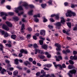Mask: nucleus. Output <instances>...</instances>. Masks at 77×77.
<instances>
[{"instance_id": "15", "label": "nucleus", "mask_w": 77, "mask_h": 77, "mask_svg": "<svg viewBox=\"0 0 77 77\" xmlns=\"http://www.w3.org/2000/svg\"><path fill=\"white\" fill-rule=\"evenodd\" d=\"M61 20L60 21L61 23H65V19H64V18L63 17H61Z\"/></svg>"}, {"instance_id": "60", "label": "nucleus", "mask_w": 77, "mask_h": 77, "mask_svg": "<svg viewBox=\"0 0 77 77\" xmlns=\"http://www.w3.org/2000/svg\"><path fill=\"white\" fill-rule=\"evenodd\" d=\"M55 17H56V18L57 19H59V15L58 14H57V15H55Z\"/></svg>"}, {"instance_id": "16", "label": "nucleus", "mask_w": 77, "mask_h": 77, "mask_svg": "<svg viewBox=\"0 0 77 77\" xmlns=\"http://www.w3.org/2000/svg\"><path fill=\"white\" fill-rule=\"evenodd\" d=\"M47 45H42V48L44 49H45V50H47Z\"/></svg>"}, {"instance_id": "33", "label": "nucleus", "mask_w": 77, "mask_h": 77, "mask_svg": "<svg viewBox=\"0 0 77 77\" xmlns=\"http://www.w3.org/2000/svg\"><path fill=\"white\" fill-rule=\"evenodd\" d=\"M69 63H70V64H74V63L73 62V61L71 60H69Z\"/></svg>"}, {"instance_id": "14", "label": "nucleus", "mask_w": 77, "mask_h": 77, "mask_svg": "<svg viewBox=\"0 0 77 77\" xmlns=\"http://www.w3.org/2000/svg\"><path fill=\"white\" fill-rule=\"evenodd\" d=\"M6 23L7 25L8 26H9V27H12V23L9 22H8V21H6Z\"/></svg>"}, {"instance_id": "30", "label": "nucleus", "mask_w": 77, "mask_h": 77, "mask_svg": "<svg viewBox=\"0 0 77 77\" xmlns=\"http://www.w3.org/2000/svg\"><path fill=\"white\" fill-rule=\"evenodd\" d=\"M73 30H77V24H76L75 25V27L73 28Z\"/></svg>"}, {"instance_id": "52", "label": "nucleus", "mask_w": 77, "mask_h": 77, "mask_svg": "<svg viewBox=\"0 0 77 77\" xmlns=\"http://www.w3.org/2000/svg\"><path fill=\"white\" fill-rule=\"evenodd\" d=\"M40 39H42V40H43V41H44V40L45 39V38H42V36H41L40 37Z\"/></svg>"}, {"instance_id": "46", "label": "nucleus", "mask_w": 77, "mask_h": 77, "mask_svg": "<svg viewBox=\"0 0 77 77\" xmlns=\"http://www.w3.org/2000/svg\"><path fill=\"white\" fill-rule=\"evenodd\" d=\"M27 29L28 30V31H29V32H31L32 31V28H31V27H29L27 28Z\"/></svg>"}, {"instance_id": "2", "label": "nucleus", "mask_w": 77, "mask_h": 77, "mask_svg": "<svg viewBox=\"0 0 77 77\" xmlns=\"http://www.w3.org/2000/svg\"><path fill=\"white\" fill-rule=\"evenodd\" d=\"M20 52L21 53L19 54V56L20 57H21L22 56H23V53H24L25 54H27V51L26 50H24L23 49H22L20 50Z\"/></svg>"}, {"instance_id": "21", "label": "nucleus", "mask_w": 77, "mask_h": 77, "mask_svg": "<svg viewBox=\"0 0 77 77\" xmlns=\"http://www.w3.org/2000/svg\"><path fill=\"white\" fill-rule=\"evenodd\" d=\"M16 35H12L11 36V38L12 39H16Z\"/></svg>"}, {"instance_id": "37", "label": "nucleus", "mask_w": 77, "mask_h": 77, "mask_svg": "<svg viewBox=\"0 0 77 77\" xmlns=\"http://www.w3.org/2000/svg\"><path fill=\"white\" fill-rule=\"evenodd\" d=\"M16 67L19 70H22V67L20 66H17Z\"/></svg>"}, {"instance_id": "28", "label": "nucleus", "mask_w": 77, "mask_h": 77, "mask_svg": "<svg viewBox=\"0 0 77 77\" xmlns=\"http://www.w3.org/2000/svg\"><path fill=\"white\" fill-rule=\"evenodd\" d=\"M39 44L41 45H43V44H44V42H43V40H39Z\"/></svg>"}, {"instance_id": "56", "label": "nucleus", "mask_w": 77, "mask_h": 77, "mask_svg": "<svg viewBox=\"0 0 77 77\" xmlns=\"http://www.w3.org/2000/svg\"><path fill=\"white\" fill-rule=\"evenodd\" d=\"M68 75H69V77H72V75L70 73H68Z\"/></svg>"}, {"instance_id": "3", "label": "nucleus", "mask_w": 77, "mask_h": 77, "mask_svg": "<svg viewBox=\"0 0 77 77\" xmlns=\"http://www.w3.org/2000/svg\"><path fill=\"white\" fill-rule=\"evenodd\" d=\"M33 17H34V20L36 22H38L39 21V19L37 18V17H40V14H38L37 15H34L33 16Z\"/></svg>"}, {"instance_id": "5", "label": "nucleus", "mask_w": 77, "mask_h": 77, "mask_svg": "<svg viewBox=\"0 0 77 77\" xmlns=\"http://www.w3.org/2000/svg\"><path fill=\"white\" fill-rule=\"evenodd\" d=\"M35 54H37L38 52V53H40L42 54H43L45 53V52H43L42 51H41V50H39L38 49H35Z\"/></svg>"}, {"instance_id": "17", "label": "nucleus", "mask_w": 77, "mask_h": 77, "mask_svg": "<svg viewBox=\"0 0 77 77\" xmlns=\"http://www.w3.org/2000/svg\"><path fill=\"white\" fill-rule=\"evenodd\" d=\"M5 72H7L6 70L5 69H2L1 72L2 74H4Z\"/></svg>"}, {"instance_id": "59", "label": "nucleus", "mask_w": 77, "mask_h": 77, "mask_svg": "<svg viewBox=\"0 0 77 77\" xmlns=\"http://www.w3.org/2000/svg\"><path fill=\"white\" fill-rule=\"evenodd\" d=\"M33 38L34 39H35V40H36V39H37L36 36H35V35L33 36Z\"/></svg>"}, {"instance_id": "1", "label": "nucleus", "mask_w": 77, "mask_h": 77, "mask_svg": "<svg viewBox=\"0 0 77 77\" xmlns=\"http://www.w3.org/2000/svg\"><path fill=\"white\" fill-rule=\"evenodd\" d=\"M72 15L73 16H75L76 15L75 13L72 12V11L70 10H68L67 12L66 13V15L67 17H72Z\"/></svg>"}, {"instance_id": "23", "label": "nucleus", "mask_w": 77, "mask_h": 77, "mask_svg": "<svg viewBox=\"0 0 77 77\" xmlns=\"http://www.w3.org/2000/svg\"><path fill=\"white\" fill-rule=\"evenodd\" d=\"M33 11L32 10L30 11H29L28 12V14L29 15H33V14L32 13Z\"/></svg>"}, {"instance_id": "22", "label": "nucleus", "mask_w": 77, "mask_h": 77, "mask_svg": "<svg viewBox=\"0 0 77 77\" xmlns=\"http://www.w3.org/2000/svg\"><path fill=\"white\" fill-rule=\"evenodd\" d=\"M14 63L16 65H18V60L17 59H16L14 60Z\"/></svg>"}, {"instance_id": "62", "label": "nucleus", "mask_w": 77, "mask_h": 77, "mask_svg": "<svg viewBox=\"0 0 77 77\" xmlns=\"http://www.w3.org/2000/svg\"><path fill=\"white\" fill-rule=\"evenodd\" d=\"M51 55H50V54H48V55H47V57H48V58H50L51 57Z\"/></svg>"}, {"instance_id": "4", "label": "nucleus", "mask_w": 77, "mask_h": 77, "mask_svg": "<svg viewBox=\"0 0 77 77\" xmlns=\"http://www.w3.org/2000/svg\"><path fill=\"white\" fill-rule=\"evenodd\" d=\"M56 63L55 62H53V64L54 65V66L55 67L56 69L57 68V66L60 67V70H61L62 69V66L61 65V64H56Z\"/></svg>"}, {"instance_id": "36", "label": "nucleus", "mask_w": 77, "mask_h": 77, "mask_svg": "<svg viewBox=\"0 0 77 77\" xmlns=\"http://www.w3.org/2000/svg\"><path fill=\"white\" fill-rule=\"evenodd\" d=\"M33 47L35 48H38V46L37 45V44H36L33 45Z\"/></svg>"}, {"instance_id": "51", "label": "nucleus", "mask_w": 77, "mask_h": 77, "mask_svg": "<svg viewBox=\"0 0 77 77\" xmlns=\"http://www.w3.org/2000/svg\"><path fill=\"white\" fill-rule=\"evenodd\" d=\"M31 35L30 34H28L27 35V39H30V37Z\"/></svg>"}, {"instance_id": "44", "label": "nucleus", "mask_w": 77, "mask_h": 77, "mask_svg": "<svg viewBox=\"0 0 77 77\" xmlns=\"http://www.w3.org/2000/svg\"><path fill=\"white\" fill-rule=\"evenodd\" d=\"M60 60H62V58H56V61H57L58 62Z\"/></svg>"}, {"instance_id": "40", "label": "nucleus", "mask_w": 77, "mask_h": 77, "mask_svg": "<svg viewBox=\"0 0 77 77\" xmlns=\"http://www.w3.org/2000/svg\"><path fill=\"white\" fill-rule=\"evenodd\" d=\"M46 67L48 68L51 67L52 66V65L50 64H48L46 65Z\"/></svg>"}, {"instance_id": "38", "label": "nucleus", "mask_w": 77, "mask_h": 77, "mask_svg": "<svg viewBox=\"0 0 77 77\" xmlns=\"http://www.w3.org/2000/svg\"><path fill=\"white\" fill-rule=\"evenodd\" d=\"M10 36V35H9V34H8L7 32H6V33L4 35L5 38L8 37V36Z\"/></svg>"}, {"instance_id": "42", "label": "nucleus", "mask_w": 77, "mask_h": 77, "mask_svg": "<svg viewBox=\"0 0 77 77\" xmlns=\"http://www.w3.org/2000/svg\"><path fill=\"white\" fill-rule=\"evenodd\" d=\"M48 27L49 29H53V26L50 25H48Z\"/></svg>"}, {"instance_id": "18", "label": "nucleus", "mask_w": 77, "mask_h": 77, "mask_svg": "<svg viewBox=\"0 0 77 77\" xmlns=\"http://www.w3.org/2000/svg\"><path fill=\"white\" fill-rule=\"evenodd\" d=\"M0 14L1 16H3V15H5V16H8V14H7V13H3V12H1Z\"/></svg>"}, {"instance_id": "19", "label": "nucleus", "mask_w": 77, "mask_h": 77, "mask_svg": "<svg viewBox=\"0 0 77 77\" xmlns=\"http://www.w3.org/2000/svg\"><path fill=\"white\" fill-rule=\"evenodd\" d=\"M24 64L26 66H27L28 65H30V63L28 61H26V62H24Z\"/></svg>"}, {"instance_id": "49", "label": "nucleus", "mask_w": 77, "mask_h": 77, "mask_svg": "<svg viewBox=\"0 0 77 77\" xmlns=\"http://www.w3.org/2000/svg\"><path fill=\"white\" fill-rule=\"evenodd\" d=\"M41 74H44V73H46V72H44V70L43 69L41 71Z\"/></svg>"}, {"instance_id": "29", "label": "nucleus", "mask_w": 77, "mask_h": 77, "mask_svg": "<svg viewBox=\"0 0 77 77\" xmlns=\"http://www.w3.org/2000/svg\"><path fill=\"white\" fill-rule=\"evenodd\" d=\"M67 26H68L69 27V28H71V23H67Z\"/></svg>"}, {"instance_id": "12", "label": "nucleus", "mask_w": 77, "mask_h": 77, "mask_svg": "<svg viewBox=\"0 0 77 77\" xmlns=\"http://www.w3.org/2000/svg\"><path fill=\"white\" fill-rule=\"evenodd\" d=\"M40 76V77H49L50 75L49 74L46 75V73L45 74V73H44V74H42V75H41Z\"/></svg>"}, {"instance_id": "50", "label": "nucleus", "mask_w": 77, "mask_h": 77, "mask_svg": "<svg viewBox=\"0 0 77 77\" xmlns=\"http://www.w3.org/2000/svg\"><path fill=\"white\" fill-rule=\"evenodd\" d=\"M24 14V12H21L20 13H18V15L19 16H20L21 15H22V14Z\"/></svg>"}, {"instance_id": "55", "label": "nucleus", "mask_w": 77, "mask_h": 77, "mask_svg": "<svg viewBox=\"0 0 77 77\" xmlns=\"http://www.w3.org/2000/svg\"><path fill=\"white\" fill-rule=\"evenodd\" d=\"M14 69L13 67H10L9 68V70L10 71H13L14 70Z\"/></svg>"}, {"instance_id": "31", "label": "nucleus", "mask_w": 77, "mask_h": 77, "mask_svg": "<svg viewBox=\"0 0 77 77\" xmlns=\"http://www.w3.org/2000/svg\"><path fill=\"white\" fill-rule=\"evenodd\" d=\"M13 19L14 20H15L16 21H18V18L17 17H14Z\"/></svg>"}, {"instance_id": "10", "label": "nucleus", "mask_w": 77, "mask_h": 77, "mask_svg": "<svg viewBox=\"0 0 77 77\" xmlns=\"http://www.w3.org/2000/svg\"><path fill=\"white\" fill-rule=\"evenodd\" d=\"M55 25L57 27V28L58 29H60V27L61 26V23H60L58 22L55 24Z\"/></svg>"}, {"instance_id": "8", "label": "nucleus", "mask_w": 77, "mask_h": 77, "mask_svg": "<svg viewBox=\"0 0 77 77\" xmlns=\"http://www.w3.org/2000/svg\"><path fill=\"white\" fill-rule=\"evenodd\" d=\"M23 8L21 6H20L18 7L17 8H16V10H15V12H16V13H18V10H23Z\"/></svg>"}, {"instance_id": "24", "label": "nucleus", "mask_w": 77, "mask_h": 77, "mask_svg": "<svg viewBox=\"0 0 77 77\" xmlns=\"http://www.w3.org/2000/svg\"><path fill=\"white\" fill-rule=\"evenodd\" d=\"M23 6H24V7H25V8H27L29 6L28 4H27V3H25Z\"/></svg>"}, {"instance_id": "43", "label": "nucleus", "mask_w": 77, "mask_h": 77, "mask_svg": "<svg viewBox=\"0 0 77 77\" xmlns=\"http://www.w3.org/2000/svg\"><path fill=\"white\" fill-rule=\"evenodd\" d=\"M40 75V72H38L36 73V75L37 76H39Z\"/></svg>"}, {"instance_id": "41", "label": "nucleus", "mask_w": 77, "mask_h": 77, "mask_svg": "<svg viewBox=\"0 0 77 77\" xmlns=\"http://www.w3.org/2000/svg\"><path fill=\"white\" fill-rule=\"evenodd\" d=\"M47 19H46V18H45V17H43V22L44 23H45V22H47Z\"/></svg>"}, {"instance_id": "61", "label": "nucleus", "mask_w": 77, "mask_h": 77, "mask_svg": "<svg viewBox=\"0 0 77 77\" xmlns=\"http://www.w3.org/2000/svg\"><path fill=\"white\" fill-rule=\"evenodd\" d=\"M6 8L10 10L11 9V7L9 5L6 6Z\"/></svg>"}, {"instance_id": "6", "label": "nucleus", "mask_w": 77, "mask_h": 77, "mask_svg": "<svg viewBox=\"0 0 77 77\" xmlns=\"http://www.w3.org/2000/svg\"><path fill=\"white\" fill-rule=\"evenodd\" d=\"M55 46L57 47V48L56 49L57 51H60V48H61L60 45L56 43L55 44Z\"/></svg>"}, {"instance_id": "64", "label": "nucleus", "mask_w": 77, "mask_h": 77, "mask_svg": "<svg viewBox=\"0 0 77 77\" xmlns=\"http://www.w3.org/2000/svg\"><path fill=\"white\" fill-rule=\"evenodd\" d=\"M50 20L51 22H54V20L52 18H50Z\"/></svg>"}, {"instance_id": "35", "label": "nucleus", "mask_w": 77, "mask_h": 77, "mask_svg": "<svg viewBox=\"0 0 77 77\" xmlns=\"http://www.w3.org/2000/svg\"><path fill=\"white\" fill-rule=\"evenodd\" d=\"M62 69H63V68H66V66L65 65V64L64 63H63V64H62Z\"/></svg>"}, {"instance_id": "11", "label": "nucleus", "mask_w": 77, "mask_h": 77, "mask_svg": "<svg viewBox=\"0 0 77 77\" xmlns=\"http://www.w3.org/2000/svg\"><path fill=\"white\" fill-rule=\"evenodd\" d=\"M25 26L24 24H22V27H21V32H22V33H24V29H25L24 28Z\"/></svg>"}, {"instance_id": "34", "label": "nucleus", "mask_w": 77, "mask_h": 77, "mask_svg": "<svg viewBox=\"0 0 77 77\" xmlns=\"http://www.w3.org/2000/svg\"><path fill=\"white\" fill-rule=\"evenodd\" d=\"M8 15H14V13H13V12H9L8 13Z\"/></svg>"}, {"instance_id": "26", "label": "nucleus", "mask_w": 77, "mask_h": 77, "mask_svg": "<svg viewBox=\"0 0 77 77\" xmlns=\"http://www.w3.org/2000/svg\"><path fill=\"white\" fill-rule=\"evenodd\" d=\"M38 58H45V56L39 54L38 56Z\"/></svg>"}, {"instance_id": "9", "label": "nucleus", "mask_w": 77, "mask_h": 77, "mask_svg": "<svg viewBox=\"0 0 77 77\" xmlns=\"http://www.w3.org/2000/svg\"><path fill=\"white\" fill-rule=\"evenodd\" d=\"M2 28L3 29H5V30H7V31L9 30V27L6 25H3L2 26Z\"/></svg>"}, {"instance_id": "39", "label": "nucleus", "mask_w": 77, "mask_h": 77, "mask_svg": "<svg viewBox=\"0 0 77 77\" xmlns=\"http://www.w3.org/2000/svg\"><path fill=\"white\" fill-rule=\"evenodd\" d=\"M0 32L2 33V35H4L5 34V31L2 30V29H0Z\"/></svg>"}, {"instance_id": "58", "label": "nucleus", "mask_w": 77, "mask_h": 77, "mask_svg": "<svg viewBox=\"0 0 77 77\" xmlns=\"http://www.w3.org/2000/svg\"><path fill=\"white\" fill-rule=\"evenodd\" d=\"M46 40L47 41H49V42H50V41H51V40H50V38H48V37H47V38H46Z\"/></svg>"}, {"instance_id": "45", "label": "nucleus", "mask_w": 77, "mask_h": 77, "mask_svg": "<svg viewBox=\"0 0 77 77\" xmlns=\"http://www.w3.org/2000/svg\"><path fill=\"white\" fill-rule=\"evenodd\" d=\"M46 4H42L41 6L43 8H44L45 6H46Z\"/></svg>"}, {"instance_id": "27", "label": "nucleus", "mask_w": 77, "mask_h": 77, "mask_svg": "<svg viewBox=\"0 0 77 77\" xmlns=\"http://www.w3.org/2000/svg\"><path fill=\"white\" fill-rule=\"evenodd\" d=\"M74 68V66L72 65H69L68 66V68L69 69H72Z\"/></svg>"}, {"instance_id": "54", "label": "nucleus", "mask_w": 77, "mask_h": 77, "mask_svg": "<svg viewBox=\"0 0 77 77\" xmlns=\"http://www.w3.org/2000/svg\"><path fill=\"white\" fill-rule=\"evenodd\" d=\"M73 54H77V51H73Z\"/></svg>"}, {"instance_id": "48", "label": "nucleus", "mask_w": 77, "mask_h": 77, "mask_svg": "<svg viewBox=\"0 0 77 77\" xmlns=\"http://www.w3.org/2000/svg\"><path fill=\"white\" fill-rule=\"evenodd\" d=\"M71 7L72 8H75V5L73 4H71Z\"/></svg>"}, {"instance_id": "47", "label": "nucleus", "mask_w": 77, "mask_h": 77, "mask_svg": "<svg viewBox=\"0 0 77 77\" xmlns=\"http://www.w3.org/2000/svg\"><path fill=\"white\" fill-rule=\"evenodd\" d=\"M70 58H77V56L76 55H75L74 56H71Z\"/></svg>"}, {"instance_id": "57", "label": "nucleus", "mask_w": 77, "mask_h": 77, "mask_svg": "<svg viewBox=\"0 0 77 77\" xmlns=\"http://www.w3.org/2000/svg\"><path fill=\"white\" fill-rule=\"evenodd\" d=\"M44 69L46 71H48L49 70V68H47L46 67H44Z\"/></svg>"}, {"instance_id": "25", "label": "nucleus", "mask_w": 77, "mask_h": 77, "mask_svg": "<svg viewBox=\"0 0 77 77\" xmlns=\"http://www.w3.org/2000/svg\"><path fill=\"white\" fill-rule=\"evenodd\" d=\"M18 38L20 39V40H24V38L23 37H21L20 35H19Z\"/></svg>"}, {"instance_id": "7", "label": "nucleus", "mask_w": 77, "mask_h": 77, "mask_svg": "<svg viewBox=\"0 0 77 77\" xmlns=\"http://www.w3.org/2000/svg\"><path fill=\"white\" fill-rule=\"evenodd\" d=\"M69 73H70L72 75L73 74H75L76 73V71L75 69H73L72 70H70L69 71Z\"/></svg>"}, {"instance_id": "63", "label": "nucleus", "mask_w": 77, "mask_h": 77, "mask_svg": "<svg viewBox=\"0 0 77 77\" xmlns=\"http://www.w3.org/2000/svg\"><path fill=\"white\" fill-rule=\"evenodd\" d=\"M48 3H49V5H51L52 1L51 0H50L48 2Z\"/></svg>"}, {"instance_id": "13", "label": "nucleus", "mask_w": 77, "mask_h": 77, "mask_svg": "<svg viewBox=\"0 0 77 77\" xmlns=\"http://www.w3.org/2000/svg\"><path fill=\"white\" fill-rule=\"evenodd\" d=\"M45 31L44 30H42L41 31L40 34L41 35L45 36Z\"/></svg>"}, {"instance_id": "20", "label": "nucleus", "mask_w": 77, "mask_h": 77, "mask_svg": "<svg viewBox=\"0 0 77 77\" xmlns=\"http://www.w3.org/2000/svg\"><path fill=\"white\" fill-rule=\"evenodd\" d=\"M13 74H14V76H17V75L18 74V71H14L13 72Z\"/></svg>"}, {"instance_id": "32", "label": "nucleus", "mask_w": 77, "mask_h": 77, "mask_svg": "<svg viewBox=\"0 0 77 77\" xmlns=\"http://www.w3.org/2000/svg\"><path fill=\"white\" fill-rule=\"evenodd\" d=\"M6 47H12V45L11 44H5Z\"/></svg>"}, {"instance_id": "53", "label": "nucleus", "mask_w": 77, "mask_h": 77, "mask_svg": "<svg viewBox=\"0 0 77 77\" xmlns=\"http://www.w3.org/2000/svg\"><path fill=\"white\" fill-rule=\"evenodd\" d=\"M29 62H32L33 61V59L32 58H29Z\"/></svg>"}]
</instances>
